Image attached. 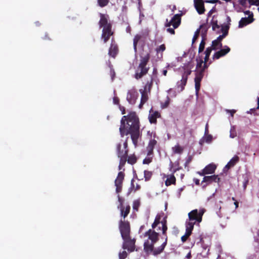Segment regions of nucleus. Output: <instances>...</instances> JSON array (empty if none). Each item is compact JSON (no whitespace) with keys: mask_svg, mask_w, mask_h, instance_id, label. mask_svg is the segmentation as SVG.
<instances>
[{"mask_svg":"<svg viewBox=\"0 0 259 259\" xmlns=\"http://www.w3.org/2000/svg\"><path fill=\"white\" fill-rule=\"evenodd\" d=\"M119 127L121 137L125 135H131L133 143L136 146L140 137V125L139 118L135 112L130 113L126 116H123L120 121Z\"/></svg>","mask_w":259,"mask_h":259,"instance_id":"f257e3e1","label":"nucleus"},{"mask_svg":"<svg viewBox=\"0 0 259 259\" xmlns=\"http://www.w3.org/2000/svg\"><path fill=\"white\" fill-rule=\"evenodd\" d=\"M100 20L99 24L100 27H103L102 38L103 39L104 42L106 43L110 38V37L113 34L112 31V25L108 22V16L103 14L100 13Z\"/></svg>","mask_w":259,"mask_h":259,"instance_id":"f03ea898","label":"nucleus"},{"mask_svg":"<svg viewBox=\"0 0 259 259\" xmlns=\"http://www.w3.org/2000/svg\"><path fill=\"white\" fill-rule=\"evenodd\" d=\"M150 54L147 53L144 56H141L140 63L136 70L134 74V77L137 79H141L143 76L146 75L150 69L149 67L147 65L150 60Z\"/></svg>","mask_w":259,"mask_h":259,"instance_id":"7ed1b4c3","label":"nucleus"},{"mask_svg":"<svg viewBox=\"0 0 259 259\" xmlns=\"http://www.w3.org/2000/svg\"><path fill=\"white\" fill-rule=\"evenodd\" d=\"M128 138L127 137L125 141L121 143H118L116 146V151L118 157L120 159L119 163L118 166V169H121L124 166L126 162V158L128 152L127 140Z\"/></svg>","mask_w":259,"mask_h":259,"instance_id":"20e7f679","label":"nucleus"},{"mask_svg":"<svg viewBox=\"0 0 259 259\" xmlns=\"http://www.w3.org/2000/svg\"><path fill=\"white\" fill-rule=\"evenodd\" d=\"M167 238H165L164 242L158 247L154 248V243L151 242L150 243L149 241L147 240L144 244V249L147 253L152 252L154 255H157L163 252L167 245Z\"/></svg>","mask_w":259,"mask_h":259,"instance_id":"39448f33","label":"nucleus"},{"mask_svg":"<svg viewBox=\"0 0 259 259\" xmlns=\"http://www.w3.org/2000/svg\"><path fill=\"white\" fill-rule=\"evenodd\" d=\"M204 213V210L201 209L198 210L197 209L191 211L188 213V221L193 222L194 224L198 223V224L201 222L202 220V216Z\"/></svg>","mask_w":259,"mask_h":259,"instance_id":"423d86ee","label":"nucleus"},{"mask_svg":"<svg viewBox=\"0 0 259 259\" xmlns=\"http://www.w3.org/2000/svg\"><path fill=\"white\" fill-rule=\"evenodd\" d=\"M119 229L122 238H126L130 235L131 226L130 222L125 220L121 219L119 222Z\"/></svg>","mask_w":259,"mask_h":259,"instance_id":"0eeeda50","label":"nucleus"},{"mask_svg":"<svg viewBox=\"0 0 259 259\" xmlns=\"http://www.w3.org/2000/svg\"><path fill=\"white\" fill-rule=\"evenodd\" d=\"M123 243L122 248L124 249H127L130 252L134 251L135 248V239H132L130 235L126 238H122Z\"/></svg>","mask_w":259,"mask_h":259,"instance_id":"6e6552de","label":"nucleus"},{"mask_svg":"<svg viewBox=\"0 0 259 259\" xmlns=\"http://www.w3.org/2000/svg\"><path fill=\"white\" fill-rule=\"evenodd\" d=\"M184 72L182 74V79L180 81L177 83L178 88H181V91H182L186 85L189 75L191 73V70L188 67L184 68Z\"/></svg>","mask_w":259,"mask_h":259,"instance_id":"1a4fd4ad","label":"nucleus"},{"mask_svg":"<svg viewBox=\"0 0 259 259\" xmlns=\"http://www.w3.org/2000/svg\"><path fill=\"white\" fill-rule=\"evenodd\" d=\"M181 16L180 14H176L172 17L170 21H168V20L166 19L165 24V27H169L172 25L174 28H178L181 24Z\"/></svg>","mask_w":259,"mask_h":259,"instance_id":"9d476101","label":"nucleus"},{"mask_svg":"<svg viewBox=\"0 0 259 259\" xmlns=\"http://www.w3.org/2000/svg\"><path fill=\"white\" fill-rule=\"evenodd\" d=\"M124 174L123 172L120 171L115 180V185L116 186V192L119 193L121 192L122 188V182L124 180Z\"/></svg>","mask_w":259,"mask_h":259,"instance_id":"9b49d317","label":"nucleus"},{"mask_svg":"<svg viewBox=\"0 0 259 259\" xmlns=\"http://www.w3.org/2000/svg\"><path fill=\"white\" fill-rule=\"evenodd\" d=\"M194 7L199 14H202L205 12L204 2L209 3H215L217 2H220L221 1H194Z\"/></svg>","mask_w":259,"mask_h":259,"instance_id":"f8f14e48","label":"nucleus"},{"mask_svg":"<svg viewBox=\"0 0 259 259\" xmlns=\"http://www.w3.org/2000/svg\"><path fill=\"white\" fill-rule=\"evenodd\" d=\"M204 176V177L202 181V184L203 183H206V184L203 186V188H205L207 185L210 184L213 182L219 183L220 181V178L219 177L218 175H213L210 176Z\"/></svg>","mask_w":259,"mask_h":259,"instance_id":"ddd939ff","label":"nucleus"},{"mask_svg":"<svg viewBox=\"0 0 259 259\" xmlns=\"http://www.w3.org/2000/svg\"><path fill=\"white\" fill-rule=\"evenodd\" d=\"M230 51V49L227 46H225L224 49H221L220 51L215 52L213 55L212 59L213 60L219 59L221 57L225 56Z\"/></svg>","mask_w":259,"mask_h":259,"instance_id":"4468645a","label":"nucleus"},{"mask_svg":"<svg viewBox=\"0 0 259 259\" xmlns=\"http://www.w3.org/2000/svg\"><path fill=\"white\" fill-rule=\"evenodd\" d=\"M254 20L253 13H251L248 17L242 18L239 22V28H242L244 26L252 23Z\"/></svg>","mask_w":259,"mask_h":259,"instance_id":"2eb2a0df","label":"nucleus"},{"mask_svg":"<svg viewBox=\"0 0 259 259\" xmlns=\"http://www.w3.org/2000/svg\"><path fill=\"white\" fill-rule=\"evenodd\" d=\"M145 236H148L149 239L151 241V242L155 243L158 240L159 234L155 231L149 229L145 234Z\"/></svg>","mask_w":259,"mask_h":259,"instance_id":"dca6fc26","label":"nucleus"},{"mask_svg":"<svg viewBox=\"0 0 259 259\" xmlns=\"http://www.w3.org/2000/svg\"><path fill=\"white\" fill-rule=\"evenodd\" d=\"M216 168V165L213 163H210L207 165L202 170V176H204L207 174H213Z\"/></svg>","mask_w":259,"mask_h":259,"instance_id":"f3484780","label":"nucleus"},{"mask_svg":"<svg viewBox=\"0 0 259 259\" xmlns=\"http://www.w3.org/2000/svg\"><path fill=\"white\" fill-rule=\"evenodd\" d=\"M164 177L167 178L165 181L166 186H169L171 185H176V178L174 176V174L172 172L170 175H165Z\"/></svg>","mask_w":259,"mask_h":259,"instance_id":"a211bd4d","label":"nucleus"},{"mask_svg":"<svg viewBox=\"0 0 259 259\" xmlns=\"http://www.w3.org/2000/svg\"><path fill=\"white\" fill-rule=\"evenodd\" d=\"M137 93L135 91H128L127 94L126 99L131 104H134L136 103Z\"/></svg>","mask_w":259,"mask_h":259,"instance_id":"6ab92c4d","label":"nucleus"},{"mask_svg":"<svg viewBox=\"0 0 259 259\" xmlns=\"http://www.w3.org/2000/svg\"><path fill=\"white\" fill-rule=\"evenodd\" d=\"M156 144H157V141L154 139H152L149 141L148 145L147 147V150L148 151V153H147L148 156H150V155L153 154V150H154V147L155 146Z\"/></svg>","mask_w":259,"mask_h":259,"instance_id":"aec40b11","label":"nucleus"},{"mask_svg":"<svg viewBox=\"0 0 259 259\" xmlns=\"http://www.w3.org/2000/svg\"><path fill=\"white\" fill-rule=\"evenodd\" d=\"M118 49L117 45L111 44L109 49L108 54L113 58H115L118 53Z\"/></svg>","mask_w":259,"mask_h":259,"instance_id":"412c9836","label":"nucleus"},{"mask_svg":"<svg viewBox=\"0 0 259 259\" xmlns=\"http://www.w3.org/2000/svg\"><path fill=\"white\" fill-rule=\"evenodd\" d=\"M160 117V114L158 111H155L152 113H150L149 115V120L151 123L156 124L157 123V118Z\"/></svg>","mask_w":259,"mask_h":259,"instance_id":"4be33fe9","label":"nucleus"},{"mask_svg":"<svg viewBox=\"0 0 259 259\" xmlns=\"http://www.w3.org/2000/svg\"><path fill=\"white\" fill-rule=\"evenodd\" d=\"M140 92L141 94V103L140 104V107H141L147 101L148 99V94L149 92L148 91L143 90L142 89L140 90Z\"/></svg>","mask_w":259,"mask_h":259,"instance_id":"5701e85b","label":"nucleus"},{"mask_svg":"<svg viewBox=\"0 0 259 259\" xmlns=\"http://www.w3.org/2000/svg\"><path fill=\"white\" fill-rule=\"evenodd\" d=\"M119 208L120 210V215L123 218V220H125V218L128 215L130 212L131 206L128 205L126 206V207L123 206Z\"/></svg>","mask_w":259,"mask_h":259,"instance_id":"b1692460","label":"nucleus"},{"mask_svg":"<svg viewBox=\"0 0 259 259\" xmlns=\"http://www.w3.org/2000/svg\"><path fill=\"white\" fill-rule=\"evenodd\" d=\"M153 77L152 76H151L150 80L147 81L144 87V89L142 90L146 91H148L149 93H150L153 86Z\"/></svg>","mask_w":259,"mask_h":259,"instance_id":"393cba45","label":"nucleus"},{"mask_svg":"<svg viewBox=\"0 0 259 259\" xmlns=\"http://www.w3.org/2000/svg\"><path fill=\"white\" fill-rule=\"evenodd\" d=\"M239 160V158L238 156H234L227 164L225 167L229 169L233 167Z\"/></svg>","mask_w":259,"mask_h":259,"instance_id":"a878e982","label":"nucleus"},{"mask_svg":"<svg viewBox=\"0 0 259 259\" xmlns=\"http://www.w3.org/2000/svg\"><path fill=\"white\" fill-rule=\"evenodd\" d=\"M195 224L193 222H190L187 220L186 222V232L191 235Z\"/></svg>","mask_w":259,"mask_h":259,"instance_id":"bb28decb","label":"nucleus"},{"mask_svg":"<svg viewBox=\"0 0 259 259\" xmlns=\"http://www.w3.org/2000/svg\"><path fill=\"white\" fill-rule=\"evenodd\" d=\"M211 25L212 26V29L214 31H216L218 32H219V30L220 28V25L218 24V21L215 20L214 16L212 17V19L211 21Z\"/></svg>","mask_w":259,"mask_h":259,"instance_id":"cd10ccee","label":"nucleus"},{"mask_svg":"<svg viewBox=\"0 0 259 259\" xmlns=\"http://www.w3.org/2000/svg\"><path fill=\"white\" fill-rule=\"evenodd\" d=\"M163 215V213L157 214L156 215L155 220L152 225V227L153 229L155 228L157 226V225L161 223V219Z\"/></svg>","mask_w":259,"mask_h":259,"instance_id":"c85d7f7f","label":"nucleus"},{"mask_svg":"<svg viewBox=\"0 0 259 259\" xmlns=\"http://www.w3.org/2000/svg\"><path fill=\"white\" fill-rule=\"evenodd\" d=\"M126 161L128 164L133 165L137 162V158L134 154L129 156L127 155V157L126 158Z\"/></svg>","mask_w":259,"mask_h":259,"instance_id":"c756f323","label":"nucleus"},{"mask_svg":"<svg viewBox=\"0 0 259 259\" xmlns=\"http://www.w3.org/2000/svg\"><path fill=\"white\" fill-rule=\"evenodd\" d=\"M142 36L139 34H137L135 36L133 39V46L135 53L137 52V45L139 40L141 39Z\"/></svg>","mask_w":259,"mask_h":259,"instance_id":"7c9ffc66","label":"nucleus"},{"mask_svg":"<svg viewBox=\"0 0 259 259\" xmlns=\"http://www.w3.org/2000/svg\"><path fill=\"white\" fill-rule=\"evenodd\" d=\"M176 167L174 168V164L171 161H170L169 164V170L173 174H175L177 171L182 169V167L179 165V163L178 162L176 163Z\"/></svg>","mask_w":259,"mask_h":259,"instance_id":"2f4dec72","label":"nucleus"},{"mask_svg":"<svg viewBox=\"0 0 259 259\" xmlns=\"http://www.w3.org/2000/svg\"><path fill=\"white\" fill-rule=\"evenodd\" d=\"M222 47V44L221 42H219L215 40H214L212 41L211 47H209L210 49H212V50H217L219 49H220Z\"/></svg>","mask_w":259,"mask_h":259,"instance_id":"473e14b6","label":"nucleus"},{"mask_svg":"<svg viewBox=\"0 0 259 259\" xmlns=\"http://www.w3.org/2000/svg\"><path fill=\"white\" fill-rule=\"evenodd\" d=\"M172 149L175 154H182L184 150V148L179 144L173 147Z\"/></svg>","mask_w":259,"mask_h":259,"instance_id":"72a5a7b5","label":"nucleus"},{"mask_svg":"<svg viewBox=\"0 0 259 259\" xmlns=\"http://www.w3.org/2000/svg\"><path fill=\"white\" fill-rule=\"evenodd\" d=\"M200 30L201 29V33L203 36V38L204 37L205 35H206L207 30L208 29V27L206 24H203L201 25L199 27Z\"/></svg>","mask_w":259,"mask_h":259,"instance_id":"f704fd0d","label":"nucleus"},{"mask_svg":"<svg viewBox=\"0 0 259 259\" xmlns=\"http://www.w3.org/2000/svg\"><path fill=\"white\" fill-rule=\"evenodd\" d=\"M144 178L145 181H149L150 180L152 175L153 172L151 171L145 170L144 171Z\"/></svg>","mask_w":259,"mask_h":259,"instance_id":"c9c22d12","label":"nucleus"},{"mask_svg":"<svg viewBox=\"0 0 259 259\" xmlns=\"http://www.w3.org/2000/svg\"><path fill=\"white\" fill-rule=\"evenodd\" d=\"M211 51L212 49H210V48L208 47L206 48L204 52V54L205 55L204 57V62L207 63L208 62Z\"/></svg>","mask_w":259,"mask_h":259,"instance_id":"e433bc0d","label":"nucleus"},{"mask_svg":"<svg viewBox=\"0 0 259 259\" xmlns=\"http://www.w3.org/2000/svg\"><path fill=\"white\" fill-rule=\"evenodd\" d=\"M229 29V25H222L221 30L223 34H225V36H227L228 34Z\"/></svg>","mask_w":259,"mask_h":259,"instance_id":"4c0bfd02","label":"nucleus"},{"mask_svg":"<svg viewBox=\"0 0 259 259\" xmlns=\"http://www.w3.org/2000/svg\"><path fill=\"white\" fill-rule=\"evenodd\" d=\"M205 38H203L202 40L201 41V42L199 46V48H198V53H200L203 51L204 48H205Z\"/></svg>","mask_w":259,"mask_h":259,"instance_id":"58836bf2","label":"nucleus"},{"mask_svg":"<svg viewBox=\"0 0 259 259\" xmlns=\"http://www.w3.org/2000/svg\"><path fill=\"white\" fill-rule=\"evenodd\" d=\"M165 46L164 44H162L161 45H160L159 47L156 48V51L157 53L161 52H163V51H164L165 50Z\"/></svg>","mask_w":259,"mask_h":259,"instance_id":"ea45409f","label":"nucleus"},{"mask_svg":"<svg viewBox=\"0 0 259 259\" xmlns=\"http://www.w3.org/2000/svg\"><path fill=\"white\" fill-rule=\"evenodd\" d=\"M200 33V29H197V30L195 31L194 35L193 36V39H192V43H194V42L196 40V39L198 38L199 35Z\"/></svg>","mask_w":259,"mask_h":259,"instance_id":"a19ab883","label":"nucleus"},{"mask_svg":"<svg viewBox=\"0 0 259 259\" xmlns=\"http://www.w3.org/2000/svg\"><path fill=\"white\" fill-rule=\"evenodd\" d=\"M118 197V201L119 202V205L118 206V208H119L120 207H123V201L124 199L120 196V195L118 194L117 196Z\"/></svg>","mask_w":259,"mask_h":259,"instance_id":"79ce46f5","label":"nucleus"},{"mask_svg":"<svg viewBox=\"0 0 259 259\" xmlns=\"http://www.w3.org/2000/svg\"><path fill=\"white\" fill-rule=\"evenodd\" d=\"M134 180H132V183H131V189H134L135 191H137L138 190H139L141 189V186L139 184H137L136 187L135 188L134 184L133 183Z\"/></svg>","mask_w":259,"mask_h":259,"instance_id":"37998d69","label":"nucleus"},{"mask_svg":"<svg viewBox=\"0 0 259 259\" xmlns=\"http://www.w3.org/2000/svg\"><path fill=\"white\" fill-rule=\"evenodd\" d=\"M204 68H201L196 73V75L203 78L204 75Z\"/></svg>","mask_w":259,"mask_h":259,"instance_id":"c03bdc74","label":"nucleus"},{"mask_svg":"<svg viewBox=\"0 0 259 259\" xmlns=\"http://www.w3.org/2000/svg\"><path fill=\"white\" fill-rule=\"evenodd\" d=\"M166 98H167L166 100L162 105V108H167L169 104L170 100V98L168 97V96H167Z\"/></svg>","mask_w":259,"mask_h":259,"instance_id":"a18cd8bd","label":"nucleus"},{"mask_svg":"<svg viewBox=\"0 0 259 259\" xmlns=\"http://www.w3.org/2000/svg\"><path fill=\"white\" fill-rule=\"evenodd\" d=\"M152 157H146L145 159H144V160L143 161V163L148 164L152 162Z\"/></svg>","mask_w":259,"mask_h":259,"instance_id":"49530a36","label":"nucleus"},{"mask_svg":"<svg viewBox=\"0 0 259 259\" xmlns=\"http://www.w3.org/2000/svg\"><path fill=\"white\" fill-rule=\"evenodd\" d=\"M196 61L197 62V65H196V68L199 69V68H201L202 64L204 63V61H203L202 59H196Z\"/></svg>","mask_w":259,"mask_h":259,"instance_id":"de8ad7c7","label":"nucleus"},{"mask_svg":"<svg viewBox=\"0 0 259 259\" xmlns=\"http://www.w3.org/2000/svg\"><path fill=\"white\" fill-rule=\"evenodd\" d=\"M167 230V225H162V234L165 236V238L166 237L167 238V235H166V231Z\"/></svg>","mask_w":259,"mask_h":259,"instance_id":"09e8293b","label":"nucleus"},{"mask_svg":"<svg viewBox=\"0 0 259 259\" xmlns=\"http://www.w3.org/2000/svg\"><path fill=\"white\" fill-rule=\"evenodd\" d=\"M127 256V253L125 251H123L119 254V259H125Z\"/></svg>","mask_w":259,"mask_h":259,"instance_id":"8fccbe9b","label":"nucleus"},{"mask_svg":"<svg viewBox=\"0 0 259 259\" xmlns=\"http://www.w3.org/2000/svg\"><path fill=\"white\" fill-rule=\"evenodd\" d=\"M110 74L111 76V80L113 81L115 77V72L114 69L112 67L110 68Z\"/></svg>","mask_w":259,"mask_h":259,"instance_id":"3c124183","label":"nucleus"},{"mask_svg":"<svg viewBox=\"0 0 259 259\" xmlns=\"http://www.w3.org/2000/svg\"><path fill=\"white\" fill-rule=\"evenodd\" d=\"M191 235L189 234H188L187 232H185V234L184 235L182 236V237H181V240L183 242H185L186 241V240H187V239L188 238V237L190 236Z\"/></svg>","mask_w":259,"mask_h":259,"instance_id":"603ef678","label":"nucleus"},{"mask_svg":"<svg viewBox=\"0 0 259 259\" xmlns=\"http://www.w3.org/2000/svg\"><path fill=\"white\" fill-rule=\"evenodd\" d=\"M139 206H140V202H139V201H135L134 202L133 207V209L134 210H138Z\"/></svg>","mask_w":259,"mask_h":259,"instance_id":"864d4df0","label":"nucleus"},{"mask_svg":"<svg viewBox=\"0 0 259 259\" xmlns=\"http://www.w3.org/2000/svg\"><path fill=\"white\" fill-rule=\"evenodd\" d=\"M193 159L192 156H189L188 158L187 159L186 162L185 163V166H188L189 163L192 161Z\"/></svg>","mask_w":259,"mask_h":259,"instance_id":"5fc2aeb1","label":"nucleus"},{"mask_svg":"<svg viewBox=\"0 0 259 259\" xmlns=\"http://www.w3.org/2000/svg\"><path fill=\"white\" fill-rule=\"evenodd\" d=\"M99 5L101 7H103L107 5L109 1H98Z\"/></svg>","mask_w":259,"mask_h":259,"instance_id":"6e6d98bb","label":"nucleus"},{"mask_svg":"<svg viewBox=\"0 0 259 259\" xmlns=\"http://www.w3.org/2000/svg\"><path fill=\"white\" fill-rule=\"evenodd\" d=\"M195 87L196 93H198L200 88V82H195Z\"/></svg>","mask_w":259,"mask_h":259,"instance_id":"4d7b16f0","label":"nucleus"},{"mask_svg":"<svg viewBox=\"0 0 259 259\" xmlns=\"http://www.w3.org/2000/svg\"><path fill=\"white\" fill-rule=\"evenodd\" d=\"M226 36H225V34H222V35H220V36H219L216 39H215V40L217 41H218L219 42H221L222 41V40L226 37Z\"/></svg>","mask_w":259,"mask_h":259,"instance_id":"13d9d810","label":"nucleus"},{"mask_svg":"<svg viewBox=\"0 0 259 259\" xmlns=\"http://www.w3.org/2000/svg\"><path fill=\"white\" fill-rule=\"evenodd\" d=\"M113 102L114 104L119 105V99L117 97H114L113 99Z\"/></svg>","mask_w":259,"mask_h":259,"instance_id":"bf43d9fd","label":"nucleus"},{"mask_svg":"<svg viewBox=\"0 0 259 259\" xmlns=\"http://www.w3.org/2000/svg\"><path fill=\"white\" fill-rule=\"evenodd\" d=\"M250 5L259 6V1H248Z\"/></svg>","mask_w":259,"mask_h":259,"instance_id":"052dcab7","label":"nucleus"},{"mask_svg":"<svg viewBox=\"0 0 259 259\" xmlns=\"http://www.w3.org/2000/svg\"><path fill=\"white\" fill-rule=\"evenodd\" d=\"M175 28H168L167 29V31L169 33H170V34H175V31L174 30Z\"/></svg>","mask_w":259,"mask_h":259,"instance_id":"680f3d73","label":"nucleus"},{"mask_svg":"<svg viewBox=\"0 0 259 259\" xmlns=\"http://www.w3.org/2000/svg\"><path fill=\"white\" fill-rule=\"evenodd\" d=\"M212 140V136L211 135L207 136L205 138L206 142L209 143Z\"/></svg>","mask_w":259,"mask_h":259,"instance_id":"e2e57ef3","label":"nucleus"},{"mask_svg":"<svg viewBox=\"0 0 259 259\" xmlns=\"http://www.w3.org/2000/svg\"><path fill=\"white\" fill-rule=\"evenodd\" d=\"M202 78L201 77H199V76H195V82H200L201 80H202Z\"/></svg>","mask_w":259,"mask_h":259,"instance_id":"0e129e2a","label":"nucleus"},{"mask_svg":"<svg viewBox=\"0 0 259 259\" xmlns=\"http://www.w3.org/2000/svg\"><path fill=\"white\" fill-rule=\"evenodd\" d=\"M160 223H161L162 225H167L166 217H164L163 220L161 221Z\"/></svg>","mask_w":259,"mask_h":259,"instance_id":"69168bd1","label":"nucleus"},{"mask_svg":"<svg viewBox=\"0 0 259 259\" xmlns=\"http://www.w3.org/2000/svg\"><path fill=\"white\" fill-rule=\"evenodd\" d=\"M227 112L230 113V114H231V116L233 117L234 116V114L236 112V110H234V109H233V110H228Z\"/></svg>","mask_w":259,"mask_h":259,"instance_id":"338daca9","label":"nucleus"},{"mask_svg":"<svg viewBox=\"0 0 259 259\" xmlns=\"http://www.w3.org/2000/svg\"><path fill=\"white\" fill-rule=\"evenodd\" d=\"M119 108L120 110L121 111V113L122 114H124L125 113V110L124 107L121 106L119 105Z\"/></svg>","mask_w":259,"mask_h":259,"instance_id":"774afa93","label":"nucleus"}]
</instances>
